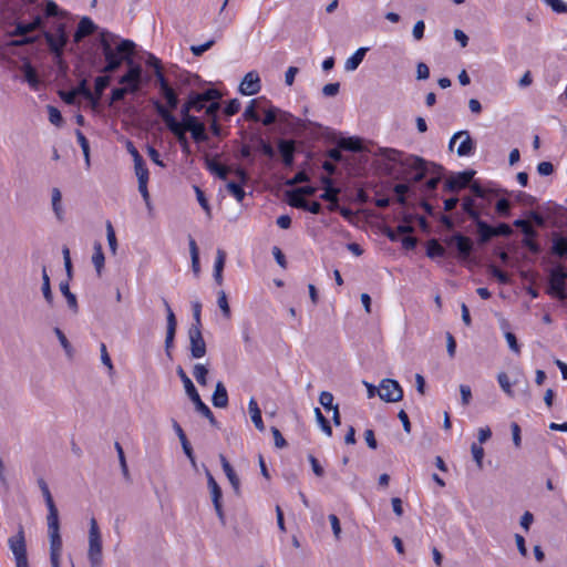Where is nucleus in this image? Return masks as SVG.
Wrapping results in <instances>:
<instances>
[{
	"mask_svg": "<svg viewBox=\"0 0 567 567\" xmlns=\"http://www.w3.org/2000/svg\"><path fill=\"white\" fill-rule=\"evenodd\" d=\"M99 43L105 60V65L100 70L102 73H114L125 63L126 71L141 82L150 80L143 79V68L134 61L136 44L132 40L121 39L117 34L102 29L99 32Z\"/></svg>",
	"mask_w": 567,
	"mask_h": 567,
	"instance_id": "nucleus-1",
	"label": "nucleus"
},
{
	"mask_svg": "<svg viewBox=\"0 0 567 567\" xmlns=\"http://www.w3.org/2000/svg\"><path fill=\"white\" fill-rule=\"evenodd\" d=\"M38 486L41 489L45 505L48 507V536L50 543V563L51 567H60V558L62 553V538L60 534L59 511L50 492L49 485L44 478L39 477Z\"/></svg>",
	"mask_w": 567,
	"mask_h": 567,
	"instance_id": "nucleus-2",
	"label": "nucleus"
},
{
	"mask_svg": "<svg viewBox=\"0 0 567 567\" xmlns=\"http://www.w3.org/2000/svg\"><path fill=\"white\" fill-rule=\"evenodd\" d=\"M150 102L154 107L156 114L164 122L166 128L176 137L182 148V152L186 155H189L192 151L188 138L186 136L188 128L182 126V124L179 125L176 116L173 113L168 112V110L163 105V103L159 100L151 99Z\"/></svg>",
	"mask_w": 567,
	"mask_h": 567,
	"instance_id": "nucleus-3",
	"label": "nucleus"
},
{
	"mask_svg": "<svg viewBox=\"0 0 567 567\" xmlns=\"http://www.w3.org/2000/svg\"><path fill=\"white\" fill-rule=\"evenodd\" d=\"M381 155L391 162H399L402 166L415 171L414 175L410 178V184H416L422 182L427 174V162L415 155H410L404 159L400 161L401 152L394 148H381Z\"/></svg>",
	"mask_w": 567,
	"mask_h": 567,
	"instance_id": "nucleus-4",
	"label": "nucleus"
},
{
	"mask_svg": "<svg viewBox=\"0 0 567 567\" xmlns=\"http://www.w3.org/2000/svg\"><path fill=\"white\" fill-rule=\"evenodd\" d=\"M176 373L179 377L181 381L183 382L185 392H186L187 396L189 398V400L193 402L196 412H198L204 417H206L212 426L219 429V422L216 420L214 413L208 408V405L203 402L193 381L186 374V372L184 371V369L181 365L177 367Z\"/></svg>",
	"mask_w": 567,
	"mask_h": 567,
	"instance_id": "nucleus-5",
	"label": "nucleus"
},
{
	"mask_svg": "<svg viewBox=\"0 0 567 567\" xmlns=\"http://www.w3.org/2000/svg\"><path fill=\"white\" fill-rule=\"evenodd\" d=\"M192 111L194 110L192 107L190 100L187 96L179 110L181 121H178V124L188 128L194 142H208L209 136L206 132L204 122H202L196 115L190 114Z\"/></svg>",
	"mask_w": 567,
	"mask_h": 567,
	"instance_id": "nucleus-6",
	"label": "nucleus"
},
{
	"mask_svg": "<svg viewBox=\"0 0 567 567\" xmlns=\"http://www.w3.org/2000/svg\"><path fill=\"white\" fill-rule=\"evenodd\" d=\"M54 33L48 30L42 31L50 52L55 59H59L64 64L63 53L69 42L68 27L64 22H59L53 25Z\"/></svg>",
	"mask_w": 567,
	"mask_h": 567,
	"instance_id": "nucleus-7",
	"label": "nucleus"
},
{
	"mask_svg": "<svg viewBox=\"0 0 567 567\" xmlns=\"http://www.w3.org/2000/svg\"><path fill=\"white\" fill-rule=\"evenodd\" d=\"M87 559L91 567H99L103 560L102 535L94 517L90 519Z\"/></svg>",
	"mask_w": 567,
	"mask_h": 567,
	"instance_id": "nucleus-8",
	"label": "nucleus"
},
{
	"mask_svg": "<svg viewBox=\"0 0 567 567\" xmlns=\"http://www.w3.org/2000/svg\"><path fill=\"white\" fill-rule=\"evenodd\" d=\"M8 545L14 557L16 567H29L25 533L22 523L18 524L17 533L9 537Z\"/></svg>",
	"mask_w": 567,
	"mask_h": 567,
	"instance_id": "nucleus-9",
	"label": "nucleus"
},
{
	"mask_svg": "<svg viewBox=\"0 0 567 567\" xmlns=\"http://www.w3.org/2000/svg\"><path fill=\"white\" fill-rule=\"evenodd\" d=\"M567 270L563 265H558L550 269L548 276L547 293L559 300L567 298Z\"/></svg>",
	"mask_w": 567,
	"mask_h": 567,
	"instance_id": "nucleus-10",
	"label": "nucleus"
},
{
	"mask_svg": "<svg viewBox=\"0 0 567 567\" xmlns=\"http://www.w3.org/2000/svg\"><path fill=\"white\" fill-rule=\"evenodd\" d=\"M449 247H454L457 252V257L463 261H472V254L475 249L474 241L462 233H455L452 236L444 239Z\"/></svg>",
	"mask_w": 567,
	"mask_h": 567,
	"instance_id": "nucleus-11",
	"label": "nucleus"
},
{
	"mask_svg": "<svg viewBox=\"0 0 567 567\" xmlns=\"http://www.w3.org/2000/svg\"><path fill=\"white\" fill-rule=\"evenodd\" d=\"M277 152L286 168H292L298 152L297 141L292 138H278L276 141Z\"/></svg>",
	"mask_w": 567,
	"mask_h": 567,
	"instance_id": "nucleus-12",
	"label": "nucleus"
},
{
	"mask_svg": "<svg viewBox=\"0 0 567 567\" xmlns=\"http://www.w3.org/2000/svg\"><path fill=\"white\" fill-rule=\"evenodd\" d=\"M378 394L384 402H399L403 398V390L396 380L383 379L380 382Z\"/></svg>",
	"mask_w": 567,
	"mask_h": 567,
	"instance_id": "nucleus-13",
	"label": "nucleus"
},
{
	"mask_svg": "<svg viewBox=\"0 0 567 567\" xmlns=\"http://www.w3.org/2000/svg\"><path fill=\"white\" fill-rule=\"evenodd\" d=\"M475 171L466 169L450 176L444 184V190L451 193H457L461 189L466 188L472 179L474 178Z\"/></svg>",
	"mask_w": 567,
	"mask_h": 567,
	"instance_id": "nucleus-14",
	"label": "nucleus"
},
{
	"mask_svg": "<svg viewBox=\"0 0 567 567\" xmlns=\"http://www.w3.org/2000/svg\"><path fill=\"white\" fill-rule=\"evenodd\" d=\"M205 473L207 476V485H208V488L210 489L214 508L216 511V514H217L220 523L223 525H225L226 519H225V514H224L223 504H221V497H223L221 488L219 487V485L215 481L213 474L206 466H205Z\"/></svg>",
	"mask_w": 567,
	"mask_h": 567,
	"instance_id": "nucleus-15",
	"label": "nucleus"
},
{
	"mask_svg": "<svg viewBox=\"0 0 567 567\" xmlns=\"http://www.w3.org/2000/svg\"><path fill=\"white\" fill-rule=\"evenodd\" d=\"M163 305L166 310V320H167V328H166V337H165V353L166 355L172 359V348L174 347V339L176 334V328H177V320L175 317L174 311L172 310L168 301L163 298Z\"/></svg>",
	"mask_w": 567,
	"mask_h": 567,
	"instance_id": "nucleus-16",
	"label": "nucleus"
},
{
	"mask_svg": "<svg viewBox=\"0 0 567 567\" xmlns=\"http://www.w3.org/2000/svg\"><path fill=\"white\" fill-rule=\"evenodd\" d=\"M189 351L193 359H200L206 355L207 347L202 333V329L190 327L188 329Z\"/></svg>",
	"mask_w": 567,
	"mask_h": 567,
	"instance_id": "nucleus-17",
	"label": "nucleus"
},
{
	"mask_svg": "<svg viewBox=\"0 0 567 567\" xmlns=\"http://www.w3.org/2000/svg\"><path fill=\"white\" fill-rule=\"evenodd\" d=\"M159 89L161 96L165 100L166 104H163L168 112L176 110L179 105V96L176 90L171 85L167 78H158V83H156Z\"/></svg>",
	"mask_w": 567,
	"mask_h": 567,
	"instance_id": "nucleus-18",
	"label": "nucleus"
},
{
	"mask_svg": "<svg viewBox=\"0 0 567 567\" xmlns=\"http://www.w3.org/2000/svg\"><path fill=\"white\" fill-rule=\"evenodd\" d=\"M460 138H463V140L456 150L457 155L460 157L472 155L475 150V143H474L473 138L471 137L470 132L465 131V130L458 131L453 134V136L451 137L450 143H449V148L452 151L454 143Z\"/></svg>",
	"mask_w": 567,
	"mask_h": 567,
	"instance_id": "nucleus-19",
	"label": "nucleus"
},
{
	"mask_svg": "<svg viewBox=\"0 0 567 567\" xmlns=\"http://www.w3.org/2000/svg\"><path fill=\"white\" fill-rule=\"evenodd\" d=\"M99 30L97 24L90 17H82L78 23V27L73 33V42L75 44L81 43L86 37L92 35Z\"/></svg>",
	"mask_w": 567,
	"mask_h": 567,
	"instance_id": "nucleus-20",
	"label": "nucleus"
},
{
	"mask_svg": "<svg viewBox=\"0 0 567 567\" xmlns=\"http://www.w3.org/2000/svg\"><path fill=\"white\" fill-rule=\"evenodd\" d=\"M44 29V20L41 16H35L30 22H16V27L12 31L9 32V35H25L32 31Z\"/></svg>",
	"mask_w": 567,
	"mask_h": 567,
	"instance_id": "nucleus-21",
	"label": "nucleus"
},
{
	"mask_svg": "<svg viewBox=\"0 0 567 567\" xmlns=\"http://www.w3.org/2000/svg\"><path fill=\"white\" fill-rule=\"evenodd\" d=\"M260 91V78L257 72L251 71L248 72L240 85H239V92L243 95H254L257 94Z\"/></svg>",
	"mask_w": 567,
	"mask_h": 567,
	"instance_id": "nucleus-22",
	"label": "nucleus"
},
{
	"mask_svg": "<svg viewBox=\"0 0 567 567\" xmlns=\"http://www.w3.org/2000/svg\"><path fill=\"white\" fill-rule=\"evenodd\" d=\"M219 458H220L223 471H224L225 475L227 476V478L234 489V493L237 496H239L240 495V480H239L238 475L236 474V472L234 471L233 466L230 465V463L228 462V460L226 458L225 455L220 454Z\"/></svg>",
	"mask_w": 567,
	"mask_h": 567,
	"instance_id": "nucleus-23",
	"label": "nucleus"
},
{
	"mask_svg": "<svg viewBox=\"0 0 567 567\" xmlns=\"http://www.w3.org/2000/svg\"><path fill=\"white\" fill-rule=\"evenodd\" d=\"M21 72L23 73V80L33 89L38 90L40 86V79L35 68L31 64L29 59L23 60V64L21 66Z\"/></svg>",
	"mask_w": 567,
	"mask_h": 567,
	"instance_id": "nucleus-24",
	"label": "nucleus"
},
{
	"mask_svg": "<svg viewBox=\"0 0 567 567\" xmlns=\"http://www.w3.org/2000/svg\"><path fill=\"white\" fill-rule=\"evenodd\" d=\"M550 254L558 258H567V237L553 233Z\"/></svg>",
	"mask_w": 567,
	"mask_h": 567,
	"instance_id": "nucleus-25",
	"label": "nucleus"
},
{
	"mask_svg": "<svg viewBox=\"0 0 567 567\" xmlns=\"http://www.w3.org/2000/svg\"><path fill=\"white\" fill-rule=\"evenodd\" d=\"M206 168L215 175L217 178L225 181L231 169L218 163L216 158H210L209 155H205Z\"/></svg>",
	"mask_w": 567,
	"mask_h": 567,
	"instance_id": "nucleus-26",
	"label": "nucleus"
},
{
	"mask_svg": "<svg viewBox=\"0 0 567 567\" xmlns=\"http://www.w3.org/2000/svg\"><path fill=\"white\" fill-rule=\"evenodd\" d=\"M339 148L348 152L359 153L363 151L362 140L358 136L341 137L336 141Z\"/></svg>",
	"mask_w": 567,
	"mask_h": 567,
	"instance_id": "nucleus-27",
	"label": "nucleus"
},
{
	"mask_svg": "<svg viewBox=\"0 0 567 567\" xmlns=\"http://www.w3.org/2000/svg\"><path fill=\"white\" fill-rule=\"evenodd\" d=\"M74 93L82 97H84L86 101H89L93 109H96L99 106V97H95L94 93L89 87L87 81L85 79L81 80L79 84L72 89Z\"/></svg>",
	"mask_w": 567,
	"mask_h": 567,
	"instance_id": "nucleus-28",
	"label": "nucleus"
},
{
	"mask_svg": "<svg viewBox=\"0 0 567 567\" xmlns=\"http://www.w3.org/2000/svg\"><path fill=\"white\" fill-rule=\"evenodd\" d=\"M212 402L215 408L224 409L228 405V393L221 381H218L212 395Z\"/></svg>",
	"mask_w": 567,
	"mask_h": 567,
	"instance_id": "nucleus-29",
	"label": "nucleus"
},
{
	"mask_svg": "<svg viewBox=\"0 0 567 567\" xmlns=\"http://www.w3.org/2000/svg\"><path fill=\"white\" fill-rule=\"evenodd\" d=\"M320 183L323 188V193L319 196L320 199H333V196L339 195L341 192L330 176H320Z\"/></svg>",
	"mask_w": 567,
	"mask_h": 567,
	"instance_id": "nucleus-30",
	"label": "nucleus"
},
{
	"mask_svg": "<svg viewBox=\"0 0 567 567\" xmlns=\"http://www.w3.org/2000/svg\"><path fill=\"white\" fill-rule=\"evenodd\" d=\"M59 288L61 293L66 299L69 309L76 315L79 312V303L76 296L70 290L69 280L61 281Z\"/></svg>",
	"mask_w": 567,
	"mask_h": 567,
	"instance_id": "nucleus-31",
	"label": "nucleus"
},
{
	"mask_svg": "<svg viewBox=\"0 0 567 567\" xmlns=\"http://www.w3.org/2000/svg\"><path fill=\"white\" fill-rule=\"evenodd\" d=\"M250 142L256 143L257 144V150L259 152H261L265 156H267L270 159L275 158L276 151L272 147V145L270 144V142H268L267 140H265L264 137H261L258 134H252L250 136Z\"/></svg>",
	"mask_w": 567,
	"mask_h": 567,
	"instance_id": "nucleus-32",
	"label": "nucleus"
},
{
	"mask_svg": "<svg viewBox=\"0 0 567 567\" xmlns=\"http://www.w3.org/2000/svg\"><path fill=\"white\" fill-rule=\"evenodd\" d=\"M477 230V244L481 246L486 245L495 237L494 226L486 223H481L476 228Z\"/></svg>",
	"mask_w": 567,
	"mask_h": 567,
	"instance_id": "nucleus-33",
	"label": "nucleus"
},
{
	"mask_svg": "<svg viewBox=\"0 0 567 567\" xmlns=\"http://www.w3.org/2000/svg\"><path fill=\"white\" fill-rule=\"evenodd\" d=\"M248 410L250 413L251 421L256 429L260 432L265 431V424L261 416V410L258 406L257 401L251 398L248 403Z\"/></svg>",
	"mask_w": 567,
	"mask_h": 567,
	"instance_id": "nucleus-34",
	"label": "nucleus"
},
{
	"mask_svg": "<svg viewBox=\"0 0 567 567\" xmlns=\"http://www.w3.org/2000/svg\"><path fill=\"white\" fill-rule=\"evenodd\" d=\"M368 48H359L344 63L346 71H354L362 63Z\"/></svg>",
	"mask_w": 567,
	"mask_h": 567,
	"instance_id": "nucleus-35",
	"label": "nucleus"
},
{
	"mask_svg": "<svg viewBox=\"0 0 567 567\" xmlns=\"http://www.w3.org/2000/svg\"><path fill=\"white\" fill-rule=\"evenodd\" d=\"M445 255L446 250L437 239L432 238L426 243V256L429 258H444Z\"/></svg>",
	"mask_w": 567,
	"mask_h": 567,
	"instance_id": "nucleus-36",
	"label": "nucleus"
},
{
	"mask_svg": "<svg viewBox=\"0 0 567 567\" xmlns=\"http://www.w3.org/2000/svg\"><path fill=\"white\" fill-rule=\"evenodd\" d=\"M118 83L125 87H133L131 94L138 93L144 84L127 71L118 78Z\"/></svg>",
	"mask_w": 567,
	"mask_h": 567,
	"instance_id": "nucleus-37",
	"label": "nucleus"
},
{
	"mask_svg": "<svg viewBox=\"0 0 567 567\" xmlns=\"http://www.w3.org/2000/svg\"><path fill=\"white\" fill-rule=\"evenodd\" d=\"M62 194L58 187L52 188L51 193V202H52V209L58 220L63 221L64 219V212L61 204Z\"/></svg>",
	"mask_w": 567,
	"mask_h": 567,
	"instance_id": "nucleus-38",
	"label": "nucleus"
},
{
	"mask_svg": "<svg viewBox=\"0 0 567 567\" xmlns=\"http://www.w3.org/2000/svg\"><path fill=\"white\" fill-rule=\"evenodd\" d=\"M188 246L190 252L192 269L193 272L198 276L200 272L199 250L196 240L192 236H188Z\"/></svg>",
	"mask_w": 567,
	"mask_h": 567,
	"instance_id": "nucleus-39",
	"label": "nucleus"
},
{
	"mask_svg": "<svg viewBox=\"0 0 567 567\" xmlns=\"http://www.w3.org/2000/svg\"><path fill=\"white\" fill-rule=\"evenodd\" d=\"M41 290H42L43 298L45 299L47 303L50 307H53L54 298H53V293H52V290H51L50 277L48 275L45 266L42 267V287H41Z\"/></svg>",
	"mask_w": 567,
	"mask_h": 567,
	"instance_id": "nucleus-40",
	"label": "nucleus"
},
{
	"mask_svg": "<svg viewBox=\"0 0 567 567\" xmlns=\"http://www.w3.org/2000/svg\"><path fill=\"white\" fill-rule=\"evenodd\" d=\"M467 187L470 188L471 193L475 197L482 198V199L487 198L488 194L497 195L498 192H499L497 189H486L477 181H473V179H472L471 184Z\"/></svg>",
	"mask_w": 567,
	"mask_h": 567,
	"instance_id": "nucleus-41",
	"label": "nucleus"
},
{
	"mask_svg": "<svg viewBox=\"0 0 567 567\" xmlns=\"http://www.w3.org/2000/svg\"><path fill=\"white\" fill-rule=\"evenodd\" d=\"M111 73H104V75H99L94 81V95L101 100L104 90L110 85L111 82Z\"/></svg>",
	"mask_w": 567,
	"mask_h": 567,
	"instance_id": "nucleus-42",
	"label": "nucleus"
},
{
	"mask_svg": "<svg viewBox=\"0 0 567 567\" xmlns=\"http://www.w3.org/2000/svg\"><path fill=\"white\" fill-rule=\"evenodd\" d=\"M69 13L62 9L59 8V6L53 0H45L44 3V17L45 18H52V17H60L65 18Z\"/></svg>",
	"mask_w": 567,
	"mask_h": 567,
	"instance_id": "nucleus-43",
	"label": "nucleus"
},
{
	"mask_svg": "<svg viewBox=\"0 0 567 567\" xmlns=\"http://www.w3.org/2000/svg\"><path fill=\"white\" fill-rule=\"evenodd\" d=\"M104 261H105V257H104V252L102 249V245L100 243H95L94 251L92 255V262H93L99 276L101 275L102 269L104 267Z\"/></svg>",
	"mask_w": 567,
	"mask_h": 567,
	"instance_id": "nucleus-44",
	"label": "nucleus"
},
{
	"mask_svg": "<svg viewBox=\"0 0 567 567\" xmlns=\"http://www.w3.org/2000/svg\"><path fill=\"white\" fill-rule=\"evenodd\" d=\"M16 37L19 39L10 40L8 42L9 47L20 48V47H24V45H29V44H34L40 39V35H29V33L25 35H16Z\"/></svg>",
	"mask_w": 567,
	"mask_h": 567,
	"instance_id": "nucleus-45",
	"label": "nucleus"
},
{
	"mask_svg": "<svg viewBox=\"0 0 567 567\" xmlns=\"http://www.w3.org/2000/svg\"><path fill=\"white\" fill-rule=\"evenodd\" d=\"M146 65L154 69V75L156 79V83H158V76L166 78L163 71L162 61L156 58L154 54H148L146 59Z\"/></svg>",
	"mask_w": 567,
	"mask_h": 567,
	"instance_id": "nucleus-46",
	"label": "nucleus"
},
{
	"mask_svg": "<svg viewBox=\"0 0 567 567\" xmlns=\"http://www.w3.org/2000/svg\"><path fill=\"white\" fill-rule=\"evenodd\" d=\"M134 169H135V175L137 177V183L141 181L148 182L150 172H148V168L146 166L144 158L136 159L134 162Z\"/></svg>",
	"mask_w": 567,
	"mask_h": 567,
	"instance_id": "nucleus-47",
	"label": "nucleus"
},
{
	"mask_svg": "<svg viewBox=\"0 0 567 567\" xmlns=\"http://www.w3.org/2000/svg\"><path fill=\"white\" fill-rule=\"evenodd\" d=\"M287 195V203L295 208L303 209V207L307 205V200L303 198V196L299 193H293V189L288 190L286 193Z\"/></svg>",
	"mask_w": 567,
	"mask_h": 567,
	"instance_id": "nucleus-48",
	"label": "nucleus"
},
{
	"mask_svg": "<svg viewBox=\"0 0 567 567\" xmlns=\"http://www.w3.org/2000/svg\"><path fill=\"white\" fill-rule=\"evenodd\" d=\"M227 190L236 198L238 203H241L246 196V193L241 184L230 181L226 185Z\"/></svg>",
	"mask_w": 567,
	"mask_h": 567,
	"instance_id": "nucleus-49",
	"label": "nucleus"
},
{
	"mask_svg": "<svg viewBox=\"0 0 567 567\" xmlns=\"http://www.w3.org/2000/svg\"><path fill=\"white\" fill-rule=\"evenodd\" d=\"M513 225L522 230L525 237H537L538 233L525 219H515Z\"/></svg>",
	"mask_w": 567,
	"mask_h": 567,
	"instance_id": "nucleus-50",
	"label": "nucleus"
},
{
	"mask_svg": "<svg viewBox=\"0 0 567 567\" xmlns=\"http://www.w3.org/2000/svg\"><path fill=\"white\" fill-rule=\"evenodd\" d=\"M76 140L81 146L83 156L87 165H90V144L85 135L80 130H75Z\"/></svg>",
	"mask_w": 567,
	"mask_h": 567,
	"instance_id": "nucleus-51",
	"label": "nucleus"
},
{
	"mask_svg": "<svg viewBox=\"0 0 567 567\" xmlns=\"http://www.w3.org/2000/svg\"><path fill=\"white\" fill-rule=\"evenodd\" d=\"M310 181V177L306 169L300 168L293 177L288 178L285 181V185L287 186H296L298 184L308 183Z\"/></svg>",
	"mask_w": 567,
	"mask_h": 567,
	"instance_id": "nucleus-52",
	"label": "nucleus"
},
{
	"mask_svg": "<svg viewBox=\"0 0 567 567\" xmlns=\"http://www.w3.org/2000/svg\"><path fill=\"white\" fill-rule=\"evenodd\" d=\"M315 416L316 420L321 427L322 432L326 433L328 436L332 435V427L330 425V422L327 420V417L321 413L319 408H315Z\"/></svg>",
	"mask_w": 567,
	"mask_h": 567,
	"instance_id": "nucleus-53",
	"label": "nucleus"
},
{
	"mask_svg": "<svg viewBox=\"0 0 567 567\" xmlns=\"http://www.w3.org/2000/svg\"><path fill=\"white\" fill-rule=\"evenodd\" d=\"M132 89L133 87H125L123 85L121 87H114L111 91L110 104L123 101L127 94H131Z\"/></svg>",
	"mask_w": 567,
	"mask_h": 567,
	"instance_id": "nucleus-54",
	"label": "nucleus"
},
{
	"mask_svg": "<svg viewBox=\"0 0 567 567\" xmlns=\"http://www.w3.org/2000/svg\"><path fill=\"white\" fill-rule=\"evenodd\" d=\"M217 305H218L219 309L221 310L223 316L226 319H229L231 317V310H230V307H229V303L227 300L226 292L224 290H220L218 292Z\"/></svg>",
	"mask_w": 567,
	"mask_h": 567,
	"instance_id": "nucleus-55",
	"label": "nucleus"
},
{
	"mask_svg": "<svg viewBox=\"0 0 567 567\" xmlns=\"http://www.w3.org/2000/svg\"><path fill=\"white\" fill-rule=\"evenodd\" d=\"M193 374L200 385L205 386L207 384L208 369L204 364H195L193 369Z\"/></svg>",
	"mask_w": 567,
	"mask_h": 567,
	"instance_id": "nucleus-56",
	"label": "nucleus"
},
{
	"mask_svg": "<svg viewBox=\"0 0 567 567\" xmlns=\"http://www.w3.org/2000/svg\"><path fill=\"white\" fill-rule=\"evenodd\" d=\"M488 272L497 279V281L502 285H507L509 284L511 281V278L508 276V274H506L505 271H503L502 269H499L497 266L495 265H489L488 266Z\"/></svg>",
	"mask_w": 567,
	"mask_h": 567,
	"instance_id": "nucleus-57",
	"label": "nucleus"
},
{
	"mask_svg": "<svg viewBox=\"0 0 567 567\" xmlns=\"http://www.w3.org/2000/svg\"><path fill=\"white\" fill-rule=\"evenodd\" d=\"M199 95L203 100V102L206 104L207 102L218 101L221 99V94L217 89L209 87L204 90L203 92H199Z\"/></svg>",
	"mask_w": 567,
	"mask_h": 567,
	"instance_id": "nucleus-58",
	"label": "nucleus"
},
{
	"mask_svg": "<svg viewBox=\"0 0 567 567\" xmlns=\"http://www.w3.org/2000/svg\"><path fill=\"white\" fill-rule=\"evenodd\" d=\"M257 99H252L249 103V105L246 107L243 116L246 121H251V122H259L260 121V116L258 115V113L256 112L255 110V106L257 104Z\"/></svg>",
	"mask_w": 567,
	"mask_h": 567,
	"instance_id": "nucleus-59",
	"label": "nucleus"
},
{
	"mask_svg": "<svg viewBox=\"0 0 567 567\" xmlns=\"http://www.w3.org/2000/svg\"><path fill=\"white\" fill-rule=\"evenodd\" d=\"M187 96L190 100L192 107L195 112H202L205 109L206 104L203 102L199 92L190 91Z\"/></svg>",
	"mask_w": 567,
	"mask_h": 567,
	"instance_id": "nucleus-60",
	"label": "nucleus"
},
{
	"mask_svg": "<svg viewBox=\"0 0 567 567\" xmlns=\"http://www.w3.org/2000/svg\"><path fill=\"white\" fill-rule=\"evenodd\" d=\"M471 452H472L473 458H474L477 467L480 470H482L483 468V458H484V454H485L484 449L477 443H472Z\"/></svg>",
	"mask_w": 567,
	"mask_h": 567,
	"instance_id": "nucleus-61",
	"label": "nucleus"
},
{
	"mask_svg": "<svg viewBox=\"0 0 567 567\" xmlns=\"http://www.w3.org/2000/svg\"><path fill=\"white\" fill-rule=\"evenodd\" d=\"M496 213L502 217H508L511 215V202L506 198H501L495 204Z\"/></svg>",
	"mask_w": 567,
	"mask_h": 567,
	"instance_id": "nucleus-62",
	"label": "nucleus"
},
{
	"mask_svg": "<svg viewBox=\"0 0 567 567\" xmlns=\"http://www.w3.org/2000/svg\"><path fill=\"white\" fill-rule=\"evenodd\" d=\"M47 109L49 121L55 126H61L64 122L61 112L53 105H48Z\"/></svg>",
	"mask_w": 567,
	"mask_h": 567,
	"instance_id": "nucleus-63",
	"label": "nucleus"
},
{
	"mask_svg": "<svg viewBox=\"0 0 567 567\" xmlns=\"http://www.w3.org/2000/svg\"><path fill=\"white\" fill-rule=\"evenodd\" d=\"M281 111L276 106H270L265 111V116L262 118V124L269 126L277 121V116Z\"/></svg>",
	"mask_w": 567,
	"mask_h": 567,
	"instance_id": "nucleus-64",
	"label": "nucleus"
}]
</instances>
